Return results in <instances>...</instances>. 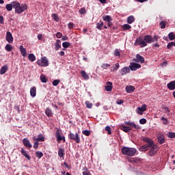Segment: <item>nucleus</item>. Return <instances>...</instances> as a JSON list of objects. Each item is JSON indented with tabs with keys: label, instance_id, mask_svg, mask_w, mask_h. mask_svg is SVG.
<instances>
[{
	"label": "nucleus",
	"instance_id": "obj_22",
	"mask_svg": "<svg viewBox=\"0 0 175 175\" xmlns=\"http://www.w3.org/2000/svg\"><path fill=\"white\" fill-rule=\"evenodd\" d=\"M105 90L106 91H111L113 90V83L110 81L107 82Z\"/></svg>",
	"mask_w": 175,
	"mask_h": 175
},
{
	"label": "nucleus",
	"instance_id": "obj_44",
	"mask_svg": "<svg viewBox=\"0 0 175 175\" xmlns=\"http://www.w3.org/2000/svg\"><path fill=\"white\" fill-rule=\"evenodd\" d=\"M86 107L88 109H92V103H91L90 101H85Z\"/></svg>",
	"mask_w": 175,
	"mask_h": 175
},
{
	"label": "nucleus",
	"instance_id": "obj_61",
	"mask_svg": "<svg viewBox=\"0 0 175 175\" xmlns=\"http://www.w3.org/2000/svg\"><path fill=\"white\" fill-rule=\"evenodd\" d=\"M0 24H3V16L0 15Z\"/></svg>",
	"mask_w": 175,
	"mask_h": 175
},
{
	"label": "nucleus",
	"instance_id": "obj_13",
	"mask_svg": "<svg viewBox=\"0 0 175 175\" xmlns=\"http://www.w3.org/2000/svg\"><path fill=\"white\" fill-rule=\"evenodd\" d=\"M5 40L8 43H13V36L10 31L6 33Z\"/></svg>",
	"mask_w": 175,
	"mask_h": 175
},
{
	"label": "nucleus",
	"instance_id": "obj_11",
	"mask_svg": "<svg viewBox=\"0 0 175 175\" xmlns=\"http://www.w3.org/2000/svg\"><path fill=\"white\" fill-rule=\"evenodd\" d=\"M55 137L57 138V143H61L62 140H64L65 142V137L61 136V133H59V130H57L55 133Z\"/></svg>",
	"mask_w": 175,
	"mask_h": 175
},
{
	"label": "nucleus",
	"instance_id": "obj_56",
	"mask_svg": "<svg viewBox=\"0 0 175 175\" xmlns=\"http://www.w3.org/2000/svg\"><path fill=\"white\" fill-rule=\"evenodd\" d=\"M68 27L69 29H72V28H73V27H75V24L73 23H69L68 24Z\"/></svg>",
	"mask_w": 175,
	"mask_h": 175
},
{
	"label": "nucleus",
	"instance_id": "obj_35",
	"mask_svg": "<svg viewBox=\"0 0 175 175\" xmlns=\"http://www.w3.org/2000/svg\"><path fill=\"white\" fill-rule=\"evenodd\" d=\"M5 49L6 50V51L10 53V51H12V50H13V46L10 44H7L5 45Z\"/></svg>",
	"mask_w": 175,
	"mask_h": 175
},
{
	"label": "nucleus",
	"instance_id": "obj_26",
	"mask_svg": "<svg viewBox=\"0 0 175 175\" xmlns=\"http://www.w3.org/2000/svg\"><path fill=\"white\" fill-rule=\"evenodd\" d=\"M81 75L84 80H88V79H90V76L84 70H81Z\"/></svg>",
	"mask_w": 175,
	"mask_h": 175
},
{
	"label": "nucleus",
	"instance_id": "obj_17",
	"mask_svg": "<svg viewBox=\"0 0 175 175\" xmlns=\"http://www.w3.org/2000/svg\"><path fill=\"white\" fill-rule=\"evenodd\" d=\"M14 3H16V1L12 2L11 4H7L5 6V9H7L8 12H12L13 10V8H14Z\"/></svg>",
	"mask_w": 175,
	"mask_h": 175
},
{
	"label": "nucleus",
	"instance_id": "obj_33",
	"mask_svg": "<svg viewBox=\"0 0 175 175\" xmlns=\"http://www.w3.org/2000/svg\"><path fill=\"white\" fill-rule=\"evenodd\" d=\"M28 59H29V61H31V62H33L36 61V57H35V55L31 53V54L29 55Z\"/></svg>",
	"mask_w": 175,
	"mask_h": 175
},
{
	"label": "nucleus",
	"instance_id": "obj_16",
	"mask_svg": "<svg viewBox=\"0 0 175 175\" xmlns=\"http://www.w3.org/2000/svg\"><path fill=\"white\" fill-rule=\"evenodd\" d=\"M33 139L34 140V142H44V137H43L42 134H40L38 135L37 138L36 137H33Z\"/></svg>",
	"mask_w": 175,
	"mask_h": 175
},
{
	"label": "nucleus",
	"instance_id": "obj_54",
	"mask_svg": "<svg viewBox=\"0 0 175 175\" xmlns=\"http://www.w3.org/2000/svg\"><path fill=\"white\" fill-rule=\"evenodd\" d=\"M118 68H120V64L118 63L115 65V67L112 70V72H116V70H118Z\"/></svg>",
	"mask_w": 175,
	"mask_h": 175
},
{
	"label": "nucleus",
	"instance_id": "obj_27",
	"mask_svg": "<svg viewBox=\"0 0 175 175\" xmlns=\"http://www.w3.org/2000/svg\"><path fill=\"white\" fill-rule=\"evenodd\" d=\"M126 91L128 94H131V92H133L135 91V86L129 85L126 87Z\"/></svg>",
	"mask_w": 175,
	"mask_h": 175
},
{
	"label": "nucleus",
	"instance_id": "obj_5",
	"mask_svg": "<svg viewBox=\"0 0 175 175\" xmlns=\"http://www.w3.org/2000/svg\"><path fill=\"white\" fill-rule=\"evenodd\" d=\"M155 38H152V36H150V35H146L144 37V40H145V42L147 43H148L149 44H151V43H152V42H158V38H157V36H154Z\"/></svg>",
	"mask_w": 175,
	"mask_h": 175
},
{
	"label": "nucleus",
	"instance_id": "obj_24",
	"mask_svg": "<svg viewBox=\"0 0 175 175\" xmlns=\"http://www.w3.org/2000/svg\"><path fill=\"white\" fill-rule=\"evenodd\" d=\"M136 61L137 62H141V64H144V57H143L142 56H141L139 54L136 55Z\"/></svg>",
	"mask_w": 175,
	"mask_h": 175
},
{
	"label": "nucleus",
	"instance_id": "obj_55",
	"mask_svg": "<svg viewBox=\"0 0 175 175\" xmlns=\"http://www.w3.org/2000/svg\"><path fill=\"white\" fill-rule=\"evenodd\" d=\"M83 175H91V173H90V171H88V170L85 169L83 172Z\"/></svg>",
	"mask_w": 175,
	"mask_h": 175
},
{
	"label": "nucleus",
	"instance_id": "obj_6",
	"mask_svg": "<svg viewBox=\"0 0 175 175\" xmlns=\"http://www.w3.org/2000/svg\"><path fill=\"white\" fill-rule=\"evenodd\" d=\"M68 137L70 139V140H74L75 142H76L77 144L80 143V136H79V133H70V134L68 135Z\"/></svg>",
	"mask_w": 175,
	"mask_h": 175
},
{
	"label": "nucleus",
	"instance_id": "obj_53",
	"mask_svg": "<svg viewBox=\"0 0 175 175\" xmlns=\"http://www.w3.org/2000/svg\"><path fill=\"white\" fill-rule=\"evenodd\" d=\"M38 147H39V142H38V141H36L33 144V148H35V150H38Z\"/></svg>",
	"mask_w": 175,
	"mask_h": 175
},
{
	"label": "nucleus",
	"instance_id": "obj_1",
	"mask_svg": "<svg viewBox=\"0 0 175 175\" xmlns=\"http://www.w3.org/2000/svg\"><path fill=\"white\" fill-rule=\"evenodd\" d=\"M14 9H15V13L16 14H21V13H23V12H25L27 9H28V7L27 6V4H20V3L15 1L14 3Z\"/></svg>",
	"mask_w": 175,
	"mask_h": 175
},
{
	"label": "nucleus",
	"instance_id": "obj_10",
	"mask_svg": "<svg viewBox=\"0 0 175 175\" xmlns=\"http://www.w3.org/2000/svg\"><path fill=\"white\" fill-rule=\"evenodd\" d=\"M146 110H147V105H146V104L142 105V107H139L137 109V113L138 114H139L140 116H142L143 113H144V111H146Z\"/></svg>",
	"mask_w": 175,
	"mask_h": 175
},
{
	"label": "nucleus",
	"instance_id": "obj_51",
	"mask_svg": "<svg viewBox=\"0 0 175 175\" xmlns=\"http://www.w3.org/2000/svg\"><path fill=\"white\" fill-rule=\"evenodd\" d=\"M110 67V64H103L101 65V68L103 69H107V68Z\"/></svg>",
	"mask_w": 175,
	"mask_h": 175
},
{
	"label": "nucleus",
	"instance_id": "obj_25",
	"mask_svg": "<svg viewBox=\"0 0 175 175\" xmlns=\"http://www.w3.org/2000/svg\"><path fill=\"white\" fill-rule=\"evenodd\" d=\"M20 51L23 57L27 56V50L25 49V47L23 45L20 46Z\"/></svg>",
	"mask_w": 175,
	"mask_h": 175
},
{
	"label": "nucleus",
	"instance_id": "obj_60",
	"mask_svg": "<svg viewBox=\"0 0 175 175\" xmlns=\"http://www.w3.org/2000/svg\"><path fill=\"white\" fill-rule=\"evenodd\" d=\"M164 110H165V112L168 113L167 114L169 115V113H170V109H169V108H167V107H165Z\"/></svg>",
	"mask_w": 175,
	"mask_h": 175
},
{
	"label": "nucleus",
	"instance_id": "obj_2",
	"mask_svg": "<svg viewBox=\"0 0 175 175\" xmlns=\"http://www.w3.org/2000/svg\"><path fill=\"white\" fill-rule=\"evenodd\" d=\"M143 142H144L145 143H148L147 144H145L142 146H140L139 150V151H147L148 150H150V148H151V147H152V146H154V141H152V139L148 138V137H145L143 139Z\"/></svg>",
	"mask_w": 175,
	"mask_h": 175
},
{
	"label": "nucleus",
	"instance_id": "obj_41",
	"mask_svg": "<svg viewBox=\"0 0 175 175\" xmlns=\"http://www.w3.org/2000/svg\"><path fill=\"white\" fill-rule=\"evenodd\" d=\"M62 46L64 49H68V47H70V43L68 42H64L62 43Z\"/></svg>",
	"mask_w": 175,
	"mask_h": 175
},
{
	"label": "nucleus",
	"instance_id": "obj_57",
	"mask_svg": "<svg viewBox=\"0 0 175 175\" xmlns=\"http://www.w3.org/2000/svg\"><path fill=\"white\" fill-rule=\"evenodd\" d=\"M56 38H57V39H61V38H62V34L61 32H57L56 33Z\"/></svg>",
	"mask_w": 175,
	"mask_h": 175
},
{
	"label": "nucleus",
	"instance_id": "obj_28",
	"mask_svg": "<svg viewBox=\"0 0 175 175\" xmlns=\"http://www.w3.org/2000/svg\"><path fill=\"white\" fill-rule=\"evenodd\" d=\"M45 114L47 117H53V111L50 108H46L45 109Z\"/></svg>",
	"mask_w": 175,
	"mask_h": 175
},
{
	"label": "nucleus",
	"instance_id": "obj_34",
	"mask_svg": "<svg viewBox=\"0 0 175 175\" xmlns=\"http://www.w3.org/2000/svg\"><path fill=\"white\" fill-rule=\"evenodd\" d=\"M131 28H132V26H131L130 25H128V24H124L122 26L123 31H128V30L131 29Z\"/></svg>",
	"mask_w": 175,
	"mask_h": 175
},
{
	"label": "nucleus",
	"instance_id": "obj_38",
	"mask_svg": "<svg viewBox=\"0 0 175 175\" xmlns=\"http://www.w3.org/2000/svg\"><path fill=\"white\" fill-rule=\"evenodd\" d=\"M131 128H134V129H141L142 127L140 126L134 124L133 122L131 123V125H130Z\"/></svg>",
	"mask_w": 175,
	"mask_h": 175
},
{
	"label": "nucleus",
	"instance_id": "obj_47",
	"mask_svg": "<svg viewBox=\"0 0 175 175\" xmlns=\"http://www.w3.org/2000/svg\"><path fill=\"white\" fill-rule=\"evenodd\" d=\"M161 121H163V125H167L168 122H167V119H166V118L165 117H162L161 119Z\"/></svg>",
	"mask_w": 175,
	"mask_h": 175
},
{
	"label": "nucleus",
	"instance_id": "obj_45",
	"mask_svg": "<svg viewBox=\"0 0 175 175\" xmlns=\"http://www.w3.org/2000/svg\"><path fill=\"white\" fill-rule=\"evenodd\" d=\"M105 131L108 132V135H111V127H110L109 126H105Z\"/></svg>",
	"mask_w": 175,
	"mask_h": 175
},
{
	"label": "nucleus",
	"instance_id": "obj_30",
	"mask_svg": "<svg viewBox=\"0 0 175 175\" xmlns=\"http://www.w3.org/2000/svg\"><path fill=\"white\" fill-rule=\"evenodd\" d=\"M55 50L58 51V50L61 49V40H57L55 44Z\"/></svg>",
	"mask_w": 175,
	"mask_h": 175
},
{
	"label": "nucleus",
	"instance_id": "obj_42",
	"mask_svg": "<svg viewBox=\"0 0 175 175\" xmlns=\"http://www.w3.org/2000/svg\"><path fill=\"white\" fill-rule=\"evenodd\" d=\"M52 17L53 18V20H55V21H59V17H58V15L57 14H52Z\"/></svg>",
	"mask_w": 175,
	"mask_h": 175
},
{
	"label": "nucleus",
	"instance_id": "obj_50",
	"mask_svg": "<svg viewBox=\"0 0 175 175\" xmlns=\"http://www.w3.org/2000/svg\"><path fill=\"white\" fill-rule=\"evenodd\" d=\"M139 124H141L142 125H144V124H147V120H146V118L140 119Z\"/></svg>",
	"mask_w": 175,
	"mask_h": 175
},
{
	"label": "nucleus",
	"instance_id": "obj_58",
	"mask_svg": "<svg viewBox=\"0 0 175 175\" xmlns=\"http://www.w3.org/2000/svg\"><path fill=\"white\" fill-rule=\"evenodd\" d=\"M79 13H80V14H84L85 13V9H84V8H81V9L79 10Z\"/></svg>",
	"mask_w": 175,
	"mask_h": 175
},
{
	"label": "nucleus",
	"instance_id": "obj_21",
	"mask_svg": "<svg viewBox=\"0 0 175 175\" xmlns=\"http://www.w3.org/2000/svg\"><path fill=\"white\" fill-rule=\"evenodd\" d=\"M157 139L160 144H163V143H165V136H163V135L162 134L159 135V136L157 137Z\"/></svg>",
	"mask_w": 175,
	"mask_h": 175
},
{
	"label": "nucleus",
	"instance_id": "obj_40",
	"mask_svg": "<svg viewBox=\"0 0 175 175\" xmlns=\"http://www.w3.org/2000/svg\"><path fill=\"white\" fill-rule=\"evenodd\" d=\"M83 135L85 136H90L91 135V131L90 130H84L82 131Z\"/></svg>",
	"mask_w": 175,
	"mask_h": 175
},
{
	"label": "nucleus",
	"instance_id": "obj_46",
	"mask_svg": "<svg viewBox=\"0 0 175 175\" xmlns=\"http://www.w3.org/2000/svg\"><path fill=\"white\" fill-rule=\"evenodd\" d=\"M103 22H101L100 23H97L96 24V28H97V29H102V28H103Z\"/></svg>",
	"mask_w": 175,
	"mask_h": 175
},
{
	"label": "nucleus",
	"instance_id": "obj_23",
	"mask_svg": "<svg viewBox=\"0 0 175 175\" xmlns=\"http://www.w3.org/2000/svg\"><path fill=\"white\" fill-rule=\"evenodd\" d=\"M58 156L60 158H62L63 157L65 156V149L62 148H59L58 150Z\"/></svg>",
	"mask_w": 175,
	"mask_h": 175
},
{
	"label": "nucleus",
	"instance_id": "obj_14",
	"mask_svg": "<svg viewBox=\"0 0 175 175\" xmlns=\"http://www.w3.org/2000/svg\"><path fill=\"white\" fill-rule=\"evenodd\" d=\"M129 72H131V68H129V67L128 66L124 67L120 70V73L122 76H125V75L129 73Z\"/></svg>",
	"mask_w": 175,
	"mask_h": 175
},
{
	"label": "nucleus",
	"instance_id": "obj_49",
	"mask_svg": "<svg viewBox=\"0 0 175 175\" xmlns=\"http://www.w3.org/2000/svg\"><path fill=\"white\" fill-rule=\"evenodd\" d=\"M114 55H116V57H121V53H120V50L116 49L114 51Z\"/></svg>",
	"mask_w": 175,
	"mask_h": 175
},
{
	"label": "nucleus",
	"instance_id": "obj_19",
	"mask_svg": "<svg viewBox=\"0 0 175 175\" xmlns=\"http://www.w3.org/2000/svg\"><path fill=\"white\" fill-rule=\"evenodd\" d=\"M30 95L32 98H35L36 96V87L33 86L30 89Z\"/></svg>",
	"mask_w": 175,
	"mask_h": 175
},
{
	"label": "nucleus",
	"instance_id": "obj_62",
	"mask_svg": "<svg viewBox=\"0 0 175 175\" xmlns=\"http://www.w3.org/2000/svg\"><path fill=\"white\" fill-rule=\"evenodd\" d=\"M68 38L66 36L62 37V40H68Z\"/></svg>",
	"mask_w": 175,
	"mask_h": 175
},
{
	"label": "nucleus",
	"instance_id": "obj_18",
	"mask_svg": "<svg viewBox=\"0 0 175 175\" xmlns=\"http://www.w3.org/2000/svg\"><path fill=\"white\" fill-rule=\"evenodd\" d=\"M21 153L22 154V155H23V157H26L27 159H28L29 161H31V156H29V154L27 153V151H25L24 148H21Z\"/></svg>",
	"mask_w": 175,
	"mask_h": 175
},
{
	"label": "nucleus",
	"instance_id": "obj_9",
	"mask_svg": "<svg viewBox=\"0 0 175 175\" xmlns=\"http://www.w3.org/2000/svg\"><path fill=\"white\" fill-rule=\"evenodd\" d=\"M129 68L131 70L135 71L137 70V69H140V68H142V66L137 63H130Z\"/></svg>",
	"mask_w": 175,
	"mask_h": 175
},
{
	"label": "nucleus",
	"instance_id": "obj_48",
	"mask_svg": "<svg viewBox=\"0 0 175 175\" xmlns=\"http://www.w3.org/2000/svg\"><path fill=\"white\" fill-rule=\"evenodd\" d=\"M159 24L161 25V29L166 28V23H165V21H163Z\"/></svg>",
	"mask_w": 175,
	"mask_h": 175
},
{
	"label": "nucleus",
	"instance_id": "obj_52",
	"mask_svg": "<svg viewBox=\"0 0 175 175\" xmlns=\"http://www.w3.org/2000/svg\"><path fill=\"white\" fill-rule=\"evenodd\" d=\"M58 84H59V79H55L53 81V85L54 87H57V85H58Z\"/></svg>",
	"mask_w": 175,
	"mask_h": 175
},
{
	"label": "nucleus",
	"instance_id": "obj_29",
	"mask_svg": "<svg viewBox=\"0 0 175 175\" xmlns=\"http://www.w3.org/2000/svg\"><path fill=\"white\" fill-rule=\"evenodd\" d=\"M121 130L123 131V132L128 133V132H131V131H132V127L124 126L121 128Z\"/></svg>",
	"mask_w": 175,
	"mask_h": 175
},
{
	"label": "nucleus",
	"instance_id": "obj_39",
	"mask_svg": "<svg viewBox=\"0 0 175 175\" xmlns=\"http://www.w3.org/2000/svg\"><path fill=\"white\" fill-rule=\"evenodd\" d=\"M42 83H47V78H46V76L42 75L40 77Z\"/></svg>",
	"mask_w": 175,
	"mask_h": 175
},
{
	"label": "nucleus",
	"instance_id": "obj_32",
	"mask_svg": "<svg viewBox=\"0 0 175 175\" xmlns=\"http://www.w3.org/2000/svg\"><path fill=\"white\" fill-rule=\"evenodd\" d=\"M128 24H132V23H135V17L133 16H130L127 18Z\"/></svg>",
	"mask_w": 175,
	"mask_h": 175
},
{
	"label": "nucleus",
	"instance_id": "obj_64",
	"mask_svg": "<svg viewBox=\"0 0 175 175\" xmlns=\"http://www.w3.org/2000/svg\"><path fill=\"white\" fill-rule=\"evenodd\" d=\"M37 38H38V40H42V34H38Z\"/></svg>",
	"mask_w": 175,
	"mask_h": 175
},
{
	"label": "nucleus",
	"instance_id": "obj_20",
	"mask_svg": "<svg viewBox=\"0 0 175 175\" xmlns=\"http://www.w3.org/2000/svg\"><path fill=\"white\" fill-rule=\"evenodd\" d=\"M9 69V67L8 65H5L3 67H1L0 70V75H5L8 72V70Z\"/></svg>",
	"mask_w": 175,
	"mask_h": 175
},
{
	"label": "nucleus",
	"instance_id": "obj_7",
	"mask_svg": "<svg viewBox=\"0 0 175 175\" xmlns=\"http://www.w3.org/2000/svg\"><path fill=\"white\" fill-rule=\"evenodd\" d=\"M135 44H138V46H141V47H146V46H147V42H146L144 39L139 37L136 39Z\"/></svg>",
	"mask_w": 175,
	"mask_h": 175
},
{
	"label": "nucleus",
	"instance_id": "obj_15",
	"mask_svg": "<svg viewBox=\"0 0 175 175\" xmlns=\"http://www.w3.org/2000/svg\"><path fill=\"white\" fill-rule=\"evenodd\" d=\"M168 90L173 91L175 90V81H172L167 84Z\"/></svg>",
	"mask_w": 175,
	"mask_h": 175
},
{
	"label": "nucleus",
	"instance_id": "obj_36",
	"mask_svg": "<svg viewBox=\"0 0 175 175\" xmlns=\"http://www.w3.org/2000/svg\"><path fill=\"white\" fill-rule=\"evenodd\" d=\"M168 39H170V40H174L175 39V34L173 32H170L168 34Z\"/></svg>",
	"mask_w": 175,
	"mask_h": 175
},
{
	"label": "nucleus",
	"instance_id": "obj_59",
	"mask_svg": "<svg viewBox=\"0 0 175 175\" xmlns=\"http://www.w3.org/2000/svg\"><path fill=\"white\" fill-rule=\"evenodd\" d=\"M116 103H117V105H122V103H124V100H118Z\"/></svg>",
	"mask_w": 175,
	"mask_h": 175
},
{
	"label": "nucleus",
	"instance_id": "obj_3",
	"mask_svg": "<svg viewBox=\"0 0 175 175\" xmlns=\"http://www.w3.org/2000/svg\"><path fill=\"white\" fill-rule=\"evenodd\" d=\"M122 154L127 157H133L136 154V148L124 146L122 148Z\"/></svg>",
	"mask_w": 175,
	"mask_h": 175
},
{
	"label": "nucleus",
	"instance_id": "obj_4",
	"mask_svg": "<svg viewBox=\"0 0 175 175\" xmlns=\"http://www.w3.org/2000/svg\"><path fill=\"white\" fill-rule=\"evenodd\" d=\"M37 64L39 66H44L46 68L49 66V59H47V57H42L40 59L37 61Z\"/></svg>",
	"mask_w": 175,
	"mask_h": 175
},
{
	"label": "nucleus",
	"instance_id": "obj_12",
	"mask_svg": "<svg viewBox=\"0 0 175 175\" xmlns=\"http://www.w3.org/2000/svg\"><path fill=\"white\" fill-rule=\"evenodd\" d=\"M23 144L27 148H32V144H31V142H29V139L27 138H24L23 139Z\"/></svg>",
	"mask_w": 175,
	"mask_h": 175
},
{
	"label": "nucleus",
	"instance_id": "obj_43",
	"mask_svg": "<svg viewBox=\"0 0 175 175\" xmlns=\"http://www.w3.org/2000/svg\"><path fill=\"white\" fill-rule=\"evenodd\" d=\"M167 136H168V137H170V139H174L175 133L170 132V133H168Z\"/></svg>",
	"mask_w": 175,
	"mask_h": 175
},
{
	"label": "nucleus",
	"instance_id": "obj_37",
	"mask_svg": "<svg viewBox=\"0 0 175 175\" xmlns=\"http://www.w3.org/2000/svg\"><path fill=\"white\" fill-rule=\"evenodd\" d=\"M36 157L38 158V159H40L43 157V152L40 151H36Z\"/></svg>",
	"mask_w": 175,
	"mask_h": 175
},
{
	"label": "nucleus",
	"instance_id": "obj_63",
	"mask_svg": "<svg viewBox=\"0 0 175 175\" xmlns=\"http://www.w3.org/2000/svg\"><path fill=\"white\" fill-rule=\"evenodd\" d=\"M107 23H108L107 25H108L109 27H113V23H111V22H107Z\"/></svg>",
	"mask_w": 175,
	"mask_h": 175
},
{
	"label": "nucleus",
	"instance_id": "obj_31",
	"mask_svg": "<svg viewBox=\"0 0 175 175\" xmlns=\"http://www.w3.org/2000/svg\"><path fill=\"white\" fill-rule=\"evenodd\" d=\"M103 20L104 21H107V23H110V21H112L113 19L111 18V16H109V15H107L105 16H103Z\"/></svg>",
	"mask_w": 175,
	"mask_h": 175
},
{
	"label": "nucleus",
	"instance_id": "obj_8",
	"mask_svg": "<svg viewBox=\"0 0 175 175\" xmlns=\"http://www.w3.org/2000/svg\"><path fill=\"white\" fill-rule=\"evenodd\" d=\"M150 148H151L148 152V155H150V157H154V155H155L158 151V146L153 144Z\"/></svg>",
	"mask_w": 175,
	"mask_h": 175
}]
</instances>
